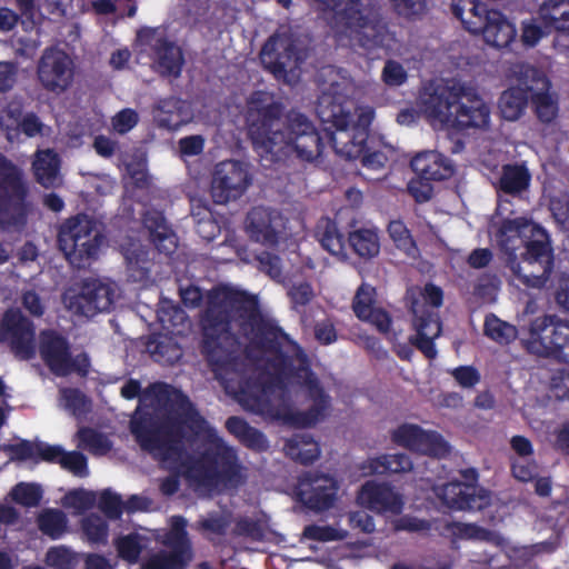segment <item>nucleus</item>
<instances>
[{
	"instance_id": "a18cd8bd",
	"label": "nucleus",
	"mask_w": 569,
	"mask_h": 569,
	"mask_svg": "<svg viewBox=\"0 0 569 569\" xmlns=\"http://www.w3.org/2000/svg\"><path fill=\"white\" fill-rule=\"evenodd\" d=\"M44 562L52 569H76L79 559L70 548L56 546L48 549Z\"/></svg>"
},
{
	"instance_id": "aec40b11",
	"label": "nucleus",
	"mask_w": 569,
	"mask_h": 569,
	"mask_svg": "<svg viewBox=\"0 0 569 569\" xmlns=\"http://www.w3.org/2000/svg\"><path fill=\"white\" fill-rule=\"evenodd\" d=\"M139 36L150 42L156 56L157 72L167 78L180 77L184 63L181 48L166 37H156V31L152 29H148Z\"/></svg>"
},
{
	"instance_id": "49530a36",
	"label": "nucleus",
	"mask_w": 569,
	"mask_h": 569,
	"mask_svg": "<svg viewBox=\"0 0 569 569\" xmlns=\"http://www.w3.org/2000/svg\"><path fill=\"white\" fill-rule=\"evenodd\" d=\"M448 529L458 539L491 541L493 537L491 530L476 523L452 522Z\"/></svg>"
},
{
	"instance_id": "4d7b16f0",
	"label": "nucleus",
	"mask_w": 569,
	"mask_h": 569,
	"mask_svg": "<svg viewBox=\"0 0 569 569\" xmlns=\"http://www.w3.org/2000/svg\"><path fill=\"white\" fill-rule=\"evenodd\" d=\"M230 526L228 517L213 512L206 518H201L197 521V529L203 533H212L214 536H224Z\"/></svg>"
},
{
	"instance_id": "338daca9",
	"label": "nucleus",
	"mask_w": 569,
	"mask_h": 569,
	"mask_svg": "<svg viewBox=\"0 0 569 569\" xmlns=\"http://www.w3.org/2000/svg\"><path fill=\"white\" fill-rule=\"evenodd\" d=\"M360 320L371 323L381 333H388L392 323L390 315L382 308L372 309Z\"/></svg>"
},
{
	"instance_id": "e2e57ef3",
	"label": "nucleus",
	"mask_w": 569,
	"mask_h": 569,
	"mask_svg": "<svg viewBox=\"0 0 569 569\" xmlns=\"http://www.w3.org/2000/svg\"><path fill=\"white\" fill-rule=\"evenodd\" d=\"M431 181L418 176L417 179H412L408 183V191L417 202H427L432 198L433 187Z\"/></svg>"
},
{
	"instance_id": "774afa93",
	"label": "nucleus",
	"mask_w": 569,
	"mask_h": 569,
	"mask_svg": "<svg viewBox=\"0 0 569 569\" xmlns=\"http://www.w3.org/2000/svg\"><path fill=\"white\" fill-rule=\"evenodd\" d=\"M452 377L463 388H473L480 381V373L472 366L457 367L452 371Z\"/></svg>"
},
{
	"instance_id": "bf43d9fd",
	"label": "nucleus",
	"mask_w": 569,
	"mask_h": 569,
	"mask_svg": "<svg viewBox=\"0 0 569 569\" xmlns=\"http://www.w3.org/2000/svg\"><path fill=\"white\" fill-rule=\"evenodd\" d=\"M66 408L73 416H82L89 411L90 400L77 388H67L62 391Z\"/></svg>"
},
{
	"instance_id": "a19ab883",
	"label": "nucleus",
	"mask_w": 569,
	"mask_h": 569,
	"mask_svg": "<svg viewBox=\"0 0 569 569\" xmlns=\"http://www.w3.org/2000/svg\"><path fill=\"white\" fill-rule=\"evenodd\" d=\"M387 231L397 249L410 258L417 257L419 253L417 242L402 220H391L388 223Z\"/></svg>"
},
{
	"instance_id": "39448f33",
	"label": "nucleus",
	"mask_w": 569,
	"mask_h": 569,
	"mask_svg": "<svg viewBox=\"0 0 569 569\" xmlns=\"http://www.w3.org/2000/svg\"><path fill=\"white\" fill-rule=\"evenodd\" d=\"M421 108L431 119L452 128L487 129L490 108L478 92L455 80L430 81L420 94Z\"/></svg>"
},
{
	"instance_id": "393cba45",
	"label": "nucleus",
	"mask_w": 569,
	"mask_h": 569,
	"mask_svg": "<svg viewBox=\"0 0 569 569\" xmlns=\"http://www.w3.org/2000/svg\"><path fill=\"white\" fill-rule=\"evenodd\" d=\"M412 171L426 180L443 181L455 174V163L438 151H423L416 154L411 161Z\"/></svg>"
},
{
	"instance_id": "69168bd1",
	"label": "nucleus",
	"mask_w": 569,
	"mask_h": 569,
	"mask_svg": "<svg viewBox=\"0 0 569 569\" xmlns=\"http://www.w3.org/2000/svg\"><path fill=\"white\" fill-rule=\"evenodd\" d=\"M181 157H194L203 152L204 138L200 134L187 136L178 142Z\"/></svg>"
},
{
	"instance_id": "7c9ffc66",
	"label": "nucleus",
	"mask_w": 569,
	"mask_h": 569,
	"mask_svg": "<svg viewBox=\"0 0 569 569\" xmlns=\"http://www.w3.org/2000/svg\"><path fill=\"white\" fill-rule=\"evenodd\" d=\"M61 160L52 149L40 150L32 162L36 181L43 188H57L62 183L60 176Z\"/></svg>"
},
{
	"instance_id": "dca6fc26",
	"label": "nucleus",
	"mask_w": 569,
	"mask_h": 569,
	"mask_svg": "<svg viewBox=\"0 0 569 569\" xmlns=\"http://www.w3.org/2000/svg\"><path fill=\"white\" fill-rule=\"evenodd\" d=\"M391 440L400 447L430 457H443L449 447L436 431H426L418 425L402 423L391 431Z\"/></svg>"
},
{
	"instance_id": "a878e982",
	"label": "nucleus",
	"mask_w": 569,
	"mask_h": 569,
	"mask_svg": "<svg viewBox=\"0 0 569 569\" xmlns=\"http://www.w3.org/2000/svg\"><path fill=\"white\" fill-rule=\"evenodd\" d=\"M142 224L149 231L150 241L157 250L171 256L177 249V236L168 224L162 211L150 208L142 214Z\"/></svg>"
},
{
	"instance_id": "052dcab7",
	"label": "nucleus",
	"mask_w": 569,
	"mask_h": 569,
	"mask_svg": "<svg viewBox=\"0 0 569 569\" xmlns=\"http://www.w3.org/2000/svg\"><path fill=\"white\" fill-rule=\"evenodd\" d=\"M302 536L315 541H337L345 538V535L331 526L308 525L303 528Z\"/></svg>"
},
{
	"instance_id": "e433bc0d",
	"label": "nucleus",
	"mask_w": 569,
	"mask_h": 569,
	"mask_svg": "<svg viewBox=\"0 0 569 569\" xmlns=\"http://www.w3.org/2000/svg\"><path fill=\"white\" fill-rule=\"evenodd\" d=\"M350 248L358 257L371 259L380 252L378 233L372 229L360 228L348 233L347 249Z\"/></svg>"
},
{
	"instance_id": "412c9836",
	"label": "nucleus",
	"mask_w": 569,
	"mask_h": 569,
	"mask_svg": "<svg viewBox=\"0 0 569 569\" xmlns=\"http://www.w3.org/2000/svg\"><path fill=\"white\" fill-rule=\"evenodd\" d=\"M525 79H529L533 87L528 88L531 91V104L538 120L542 123H551L558 116V102L550 93L551 82L547 74L537 69H529L525 73Z\"/></svg>"
},
{
	"instance_id": "4c0bfd02",
	"label": "nucleus",
	"mask_w": 569,
	"mask_h": 569,
	"mask_svg": "<svg viewBox=\"0 0 569 569\" xmlns=\"http://www.w3.org/2000/svg\"><path fill=\"white\" fill-rule=\"evenodd\" d=\"M413 463L407 453H386L368 461L372 475L403 473L412 470Z\"/></svg>"
},
{
	"instance_id": "9d476101",
	"label": "nucleus",
	"mask_w": 569,
	"mask_h": 569,
	"mask_svg": "<svg viewBox=\"0 0 569 569\" xmlns=\"http://www.w3.org/2000/svg\"><path fill=\"white\" fill-rule=\"evenodd\" d=\"M521 342L530 355L569 362V321L549 315L537 317Z\"/></svg>"
},
{
	"instance_id": "864d4df0",
	"label": "nucleus",
	"mask_w": 569,
	"mask_h": 569,
	"mask_svg": "<svg viewBox=\"0 0 569 569\" xmlns=\"http://www.w3.org/2000/svg\"><path fill=\"white\" fill-rule=\"evenodd\" d=\"M59 465L77 477L84 478L89 475L88 459L80 451H64Z\"/></svg>"
},
{
	"instance_id": "20e7f679",
	"label": "nucleus",
	"mask_w": 569,
	"mask_h": 569,
	"mask_svg": "<svg viewBox=\"0 0 569 569\" xmlns=\"http://www.w3.org/2000/svg\"><path fill=\"white\" fill-rule=\"evenodd\" d=\"M501 242L508 251V267L515 278L527 288H543L555 267L553 248L549 233L531 223L522 228L513 220L502 223Z\"/></svg>"
},
{
	"instance_id": "09e8293b",
	"label": "nucleus",
	"mask_w": 569,
	"mask_h": 569,
	"mask_svg": "<svg viewBox=\"0 0 569 569\" xmlns=\"http://www.w3.org/2000/svg\"><path fill=\"white\" fill-rule=\"evenodd\" d=\"M393 12L408 21L422 18L427 11L426 0H389Z\"/></svg>"
},
{
	"instance_id": "8fccbe9b",
	"label": "nucleus",
	"mask_w": 569,
	"mask_h": 569,
	"mask_svg": "<svg viewBox=\"0 0 569 569\" xmlns=\"http://www.w3.org/2000/svg\"><path fill=\"white\" fill-rule=\"evenodd\" d=\"M376 289L367 283H362L352 300V310L358 319L366 317V315L375 309L376 303Z\"/></svg>"
},
{
	"instance_id": "cd10ccee",
	"label": "nucleus",
	"mask_w": 569,
	"mask_h": 569,
	"mask_svg": "<svg viewBox=\"0 0 569 569\" xmlns=\"http://www.w3.org/2000/svg\"><path fill=\"white\" fill-rule=\"evenodd\" d=\"M416 336L410 338L413 345L427 359L437 358L438 351L435 345V338L441 333V322L433 312L426 311L418 316L415 312Z\"/></svg>"
},
{
	"instance_id": "0e129e2a",
	"label": "nucleus",
	"mask_w": 569,
	"mask_h": 569,
	"mask_svg": "<svg viewBox=\"0 0 569 569\" xmlns=\"http://www.w3.org/2000/svg\"><path fill=\"white\" fill-rule=\"evenodd\" d=\"M139 121L138 113L130 108L122 109L119 111L112 119V126L118 133H127L133 127L137 126Z\"/></svg>"
},
{
	"instance_id": "1a4fd4ad",
	"label": "nucleus",
	"mask_w": 569,
	"mask_h": 569,
	"mask_svg": "<svg viewBox=\"0 0 569 569\" xmlns=\"http://www.w3.org/2000/svg\"><path fill=\"white\" fill-rule=\"evenodd\" d=\"M103 241L96 220L87 213L68 218L59 229L58 244L67 260L77 269L86 268L98 258Z\"/></svg>"
},
{
	"instance_id": "b1692460",
	"label": "nucleus",
	"mask_w": 569,
	"mask_h": 569,
	"mask_svg": "<svg viewBox=\"0 0 569 569\" xmlns=\"http://www.w3.org/2000/svg\"><path fill=\"white\" fill-rule=\"evenodd\" d=\"M296 54V46L289 38L273 34L262 46L260 60L274 76H283Z\"/></svg>"
},
{
	"instance_id": "79ce46f5",
	"label": "nucleus",
	"mask_w": 569,
	"mask_h": 569,
	"mask_svg": "<svg viewBox=\"0 0 569 569\" xmlns=\"http://www.w3.org/2000/svg\"><path fill=\"white\" fill-rule=\"evenodd\" d=\"M80 527L82 535L89 543L107 545L109 525L103 517L97 513H90L81 519Z\"/></svg>"
},
{
	"instance_id": "c9c22d12",
	"label": "nucleus",
	"mask_w": 569,
	"mask_h": 569,
	"mask_svg": "<svg viewBox=\"0 0 569 569\" xmlns=\"http://www.w3.org/2000/svg\"><path fill=\"white\" fill-rule=\"evenodd\" d=\"M531 174L523 164H505L499 178V190L506 194L517 196L527 190Z\"/></svg>"
},
{
	"instance_id": "6e6552de",
	"label": "nucleus",
	"mask_w": 569,
	"mask_h": 569,
	"mask_svg": "<svg viewBox=\"0 0 569 569\" xmlns=\"http://www.w3.org/2000/svg\"><path fill=\"white\" fill-rule=\"evenodd\" d=\"M323 11L333 12L346 29L357 33L359 44L372 50L387 48L393 41L387 22L365 13L361 0H317Z\"/></svg>"
},
{
	"instance_id": "f704fd0d",
	"label": "nucleus",
	"mask_w": 569,
	"mask_h": 569,
	"mask_svg": "<svg viewBox=\"0 0 569 569\" xmlns=\"http://www.w3.org/2000/svg\"><path fill=\"white\" fill-rule=\"evenodd\" d=\"M538 12L546 28L569 36V0H546Z\"/></svg>"
},
{
	"instance_id": "0eeeda50",
	"label": "nucleus",
	"mask_w": 569,
	"mask_h": 569,
	"mask_svg": "<svg viewBox=\"0 0 569 569\" xmlns=\"http://www.w3.org/2000/svg\"><path fill=\"white\" fill-rule=\"evenodd\" d=\"M31 211L30 187L23 171L0 152V228L22 229Z\"/></svg>"
},
{
	"instance_id": "680f3d73",
	"label": "nucleus",
	"mask_w": 569,
	"mask_h": 569,
	"mask_svg": "<svg viewBox=\"0 0 569 569\" xmlns=\"http://www.w3.org/2000/svg\"><path fill=\"white\" fill-rule=\"evenodd\" d=\"M511 472L519 481H532L538 475V465L533 459L517 458L511 462Z\"/></svg>"
},
{
	"instance_id": "f03ea898",
	"label": "nucleus",
	"mask_w": 569,
	"mask_h": 569,
	"mask_svg": "<svg viewBox=\"0 0 569 569\" xmlns=\"http://www.w3.org/2000/svg\"><path fill=\"white\" fill-rule=\"evenodd\" d=\"M151 390L157 401L169 409V416L160 421L144 412L131 420L130 430L140 448L160 462L177 465L184 452L182 441L206 436L204 449L182 463L186 479L206 489L242 485L244 468L237 449L218 436L190 398L164 382L153 383Z\"/></svg>"
},
{
	"instance_id": "58836bf2",
	"label": "nucleus",
	"mask_w": 569,
	"mask_h": 569,
	"mask_svg": "<svg viewBox=\"0 0 569 569\" xmlns=\"http://www.w3.org/2000/svg\"><path fill=\"white\" fill-rule=\"evenodd\" d=\"M68 517L67 515L56 508H47L42 510L38 518L37 525L39 530L47 537L57 540L63 537L68 531Z\"/></svg>"
},
{
	"instance_id": "f8f14e48",
	"label": "nucleus",
	"mask_w": 569,
	"mask_h": 569,
	"mask_svg": "<svg viewBox=\"0 0 569 569\" xmlns=\"http://www.w3.org/2000/svg\"><path fill=\"white\" fill-rule=\"evenodd\" d=\"M37 76L42 88L54 94L66 92L74 79V62L62 49L46 48L39 59Z\"/></svg>"
},
{
	"instance_id": "37998d69",
	"label": "nucleus",
	"mask_w": 569,
	"mask_h": 569,
	"mask_svg": "<svg viewBox=\"0 0 569 569\" xmlns=\"http://www.w3.org/2000/svg\"><path fill=\"white\" fill-rule=\"evenodd\" d=\"M78 439L79 445L93 455H106L112 447L111 441L106 435L91 427L80 428Z\"/></svg>"
},
{
	"instance_id": "5fc2aeb1",
	"label": "nucleus",
	"mask_w": 569,
	"mask_h": 569,
	"mask_svg": "<svg viewBox=\"0 0 569 569\" xmlns=\"http://www.w3.org/2000/svg\"><path fill=\"white\" fill-rule=\"evenodd\" d=\"M63 501L64 506L81 512L91 509L96 505L97 496L93 491L78 488L66 493Z\"/></svg>"
},
{
	"instance_id": "de8ad7c7",
	"label": "nucleus",
	"mask_w": 569,
	"mask_h": 569,
	"mask_svg": "<svg viewBox=\"0 0 569 569\" xmlns=\"http://www.w3.org/2000/svg\"><path fill=\"white\" fill-rule=\"evenodd\" d=\"M42 489L37 483L20 482L11 490V498L23 507H37L42 499Z\"/></svg>"
},
{
	"instance_id": "72a5a7b5",
	"label": "nucleus",
	"mask_w": 569,
	"mask_h": 569,
	"mask_svg": "<svg viewBox=\"0 0 569 569\" xmlns=\"http://www.w3.org/2000/svg\"><path fill=\"white\" fill-rule=\"evenodd\" d=\"M283 451L291 460L308 466L320 456L319 443L308 433H296L284 442Z\"/></svg>"
},
{
	"instance_id": "c85d7f7f",
	"label": "nucleus",
	"mask_w": 569,
	"mask_h": 569,
	"mask_svg": "<svg viewBox=\"0 0 569 569\" xmlns=\"http://www.w3.org/2000/svg\"><path fill=\"white\" fill-rule=\"evenodd\" d=\"M493 9L480 0H452V14L460 20L466 31L480 34Z\"/></svg>"
},
{
	"instance_id": "ea45409f",
	"label": "nucleus",
	"mask_w": 569,
	"mask_h": 569,
	"mask_svg": "<svg viewBox=\"0 0 569 569\" xmlns=\"http://www.w3.org/2000/svg\"><path fill=\"white\" fill-rule=\"evenodd\" d=\"M483 333L486 337L501 346H508L518 338L517 327L501 320L495 313L486 316Z\"/></svg>"
},
{
	"instance_id": "f257e3e1",
	"label": "nucleus",
	"mask_w": 569,
	"mask_h": 569,
	"mask_svg": "<svg viewBox=\"0 0 569 569\" xmlns=\"http://www.w3.org/2000/svg\"><path fill=\"white\" fill-rule=\"evenodd\" d=\"M254 349L269 355L267 365L271 373L246 379L239 387V400L251 410L262 411L269 397L284 390L292 381L306 391L312 405L307 410H289L283 421L297 428H310L323 421L331 408V398L312 371L309 358L299 343L273 321L263 317L256 296L242 290L222 288L208 296L201 313V352L208 359L221 348L222 341L234 337L232 322Z\"/></svg>"
},
{
	"instance_id": "603ef678",
	"label": "nucleus",
	"mask_w": 569,
	"mask_h": 569,
	"mask_svg": "<svg viewBox=\"0 0 569 569\" xmlns=\"http://www.w3.org/2000/svg\"><path fill=\"white\" fill-rule=\"evenodd\" d=\"M98 508L108 519L118 520L123 513V501L120 495L104 489L100 492Z\"/></svg>"
},
{
	"instance_id": "5701e85b",
	"label": "nucleus",
	"mask_w": 569,
	"mask_h": 569,
	"mask_svg": "<svg viewBox=\"0 0 569 569\" xmlns=\"http://www.w3.org/2000/svg\"><path fill=\"white\" fill-rule=\"evenodd\" d=\"M358 499L362 505L379 513L390 512L399 515L403 508V501L399 493L387 483L367 481L361 486Z\"/></svg>"
},
{
	"instance_id": "473e14b6",
	"label": "nucleus",
	"mask_w": 569,
	"mask_h": 569,
	"mask_svg": "<svg viewBox=\"0 0 569 569\" xmlns=\"http://www.w3.org/2000/svg\"><path fill=\"white\" fill-rule=\"evenodd\" d=\"M315 236L330 254L340 260L348 259L346 237L335 220L328 217L321 218L316 226Z\"/></svg>"
},
{
	"instance_id": "f3484780",
	"label": "nucleus",
	"mask_w": 569,
	"mask_h": 569,
	"mask_svg": "<svg viewBox=\"0 0 569 569\" xmlns=\"http://www.w3.org/2000/svg\"><path fill=\"white\" fill-rule=\"evenodd\" d=\"M529 69H537L528 63L515 66L513 73L516 84L503 90L498 99V109L501 117L507 121H517L526 112L531 91L528 88L533 87L529 79H525V73Z\"/></svg>"
},
{
	"instance_id": "c03bdc74",
	"label": "nucleus",
	"mask_w": 569,
	"mask_h": 569,
	"mask_svg": "<svg viewBox=\"0 0 569 569\" xmlns=\"http://www.w3.org/2000/svg\"><path fill=\"white\" fill-rule=\"evenodd\" d=\"M232 536L248 538L251 541L261 542L266 538V526L259 519L248 516L239 517L234 521Z\"/></svg>"
},
{
	"instance_id": "4468645a",
	"label": "nucleus",
	"mask_w": 569,
	"mask_h": 569,
	"mask_svg": "<svg viewBox=\"0 0 569 569\" xmlns=\"http://www.w3.org/2000/svg\"><path fill=\"white\" fill-rule=\"evenodd\" d=\"M338 489L335 477L320 472H305L298 481L299 500L308 509L318 512L333 507Z\"/></svg>"
},
{
	"instance_id": "bb28decb",
	"label": "nucleus",
	"mask_w": 569,
	"mask_h": 569,
	"mask_svg": "<svg viewBox=\"0 0 569 569\" xmlns=\"http://www.w3.org/2000/svg\"><path fill=\"white\" fill-rule=\"evenodd\" d=\"M6 323L14 356L21 360L32 359L36 355L33 323L21 315L7 317Z\"/></svg>"
},
{
	"instance_id": "ddd939ff",
	"label": "nucleus",
	"mask_w": 569,
	"mask_h": 569,
	"mask_svg": "<svg viewBox=\"0 0 569 569\" xmlns=\"http://www.w3.org/2000/svg\"><path fill=\"white\" fill-rule=\"evenodd\" d=\"M287 222L281 211L256 206L246 216L244 231L251 241L273 249L284 239Z\"/></svg>"
},
{
	"instance_id": "13d9d810",
	"label": "nucleus",
	"mask_w": 569,
	"mask_h": 569,
	"mask_svg": "<svg viewBox=\"0 0 569 569\" xmlns=\"http://www.w3.org/2000/svg\"><path fill=\"white\" fill-rule=\"evenodd\" d=\"M258 268L263 273L268 274L273 280H281L283 278L282 260L272 252L262 251L256 256Z\"/></svg>"
},
{
	"instance_id": "6ab92c4d",
	"label": "nucleus",
	"mask_w": 569,
	"mask_h": 569,
	"mask_svg": "<svg viewBox=\"0 0 569 569\" xmlns=\"http://www.w3.org/2000/svg\"><path fill=\"white\" fill-rule=\"evenodd\" d=\"M116 291L112 284L98 279H88L82 282L81 289L74 296L77 312L93 317L99 312L109 311L114 303Z\"/></svg>"
},
{
	"instance_id": "3c124183",
	"label": "nucleus",
	"mask_w": 569,
	"mask_h": 569,
	"mask_svg": "<svg viewBox=\"0 0 569 569\" xmlns=\"http://www.w3.org/2000/svg\"><path fill=\"white\" fill-rule=\"evenodd\" d=\"M116 548L118 556L129 563H136L142 551L140 537L137 533H129L118 538L116 540Z\"/></svg>"
},
{
	"instance_id": "423d86ee",
	"label": "nucleus",
	"mask_w": 569,
	"mask_h": 569,
	"mask_svg": "<svg viewBox=\"0 0 569 569\" xmlns=\"http://www.w3.org/2000/svg\"><path fill=\"white\" fill-rule=\"evenodd\" d=\"M316 112L321 122L330 123L336 129H326V138L338 156L347 160H360L362 167L370 170H379L386 166V153L380 150L371 151L367 144L370 119L361 116L358 123L349 127L350 113L329 93L318 98Z\"/></svg>"
},
{
	"instance_id": "9b49d317",
	"label": "nucleus",
	"mask_w": 569,
	"mask_h": 569,
	"mask_svg": "<svg viewBox=\"0 0 569 569\" xmlns=\"http://www.w3.org/2000/svg\"><path fill=\"white\" fill-rule=\"evenodd\" d=\"M250 184L247 166L239 160H226L214 167L210 194L214 203L227 204L241 198Z\"/></svg>"
},
{
	"instance_id": "a211bd4d",
	"label": "nucleus",
	"mask_w": 569,
	"mask_h": 569,
	"mask_svg": "<svg viewBox=\"0 0 569 569\" xmlns=\"http://www.w3.org/2000/svg\"><path fill=\"white\" fill-rule=\"evenodd\" d=\"M437 495L453 510H482L489 505V495L486 490L460 480L445 483L438 489Z\"/></svg>"
},
{
	"instance_id": "c756f323",
	"label": "nucleus",
	"mask_w": 569,
	"mask_h": 569,
	"mask_svg": "<svg viewBox=\"0 0 569 569\" xmlns=\"http://www.w3.org/2000/svg\"><path fill=\"white\" fill-rule=\"evenodd\" d=\"M487 44L502 49L509 47L517 36L516 26L499 10H492L486 27L480 30Z\"/></svg>"
},
{
	"instance_id": "4be33fe9",
	"label": "nucleus",
	"mask_w": 569,
	"mask_h": 569,
	"mask_svg": "<svg viewBox=\"0 0 569 569\" xmlns=\"http://www.w3.org/2000/svg\"><path fill=\"white\" fill-rule=\"evenodd\" d=\"M39 352L42 361L57 377H67L70 343L66 337L52 329L40 332Z\"/></svg>"
},
{
	"instance_id": "2eb2a0df",
	"label": "nucleus",
	"mask_w": 569,
	"mask_h": 569,
	"mask_svg": "<svg viewBox=\"0 0 569 569\" xmlns=\"http://www.w3.org/2000/svg\"><path fill=\"white\" fill-rule=\"evenodd\" d=\"M186 521L177 517L169 538V550H161L146 562V569H187L193 558L191 541L184 530Z\"/></svg>"
},
{
	"instance_id": "7ed1b4c3",
	"label": "nucleus",
	"mask_w": 569,
	"mask_h": 569,
	"mask_svg": "<svg viewBox=\"0 0 569 569\" xmlns=\"http://www.w3.org/2000/svg\"><path fill=\"white\" fill-rule=\"evenodd\" d=\"M271 92L256 90L247 104L248 134L257 153L271 162L295 156L312 162L323 152V137L303 113L291 111Z\"/></svg>"
},
{
	"instance_id": "6e6d98bb",
	"label": "nucleus",
	"mask_w": 569,
	"mask_h": 569,
	"mask_svg": "<svg viewBox=\"0 0 569 569\" xmlns=\"http://www.w3.org/2000/svg\"><path fill=\"white\" fill-rule=\"evenodd\" d=\"M381 80L388 87H400L408 80L405 67L393 59H388L381 71Z\"/></svg>"
},
{
	"instance_id": "2f4dec72",
	"label": "nucleus",
	"mask_w": 569,
	"mask_h": 569,
	"mask_svg": "<svg viewBox=\"0 0 569 569\" xmlns=\"http://www.w3.org/2000/svg\"><path fill=\"white\" fill-rule=\"evenodd\" d=\"M224 427L243 447L254 452H264L269 449V440L259 429L250 426L243 418L231 416L226 420Z\"/></svg>"
}]
</instances>
